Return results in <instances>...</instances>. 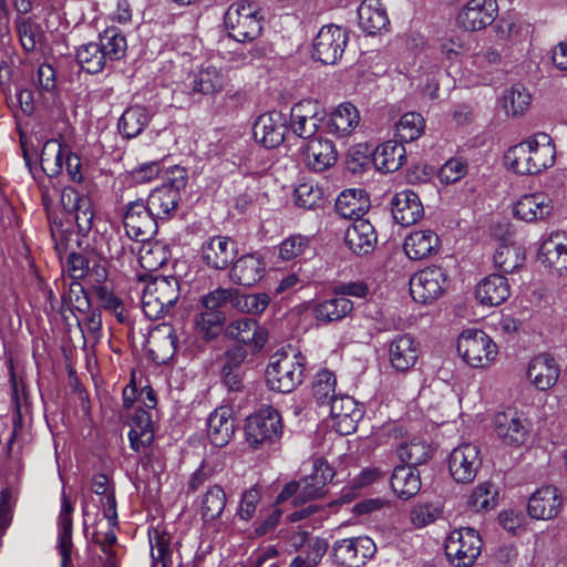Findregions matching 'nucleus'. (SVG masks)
<instances>
[{
  "instance_id": "f257e3e1",
  "label": "nucleus",
  "mask_w": 567,
  "mask_h": 567,
  "mask_svg": "<svg viewBox=\"0 0 567 567\" xmlns=\"http://www.w3.org/2000/svg\"><path fill=\"white\" fill-rule=\"evenodd\" d=\"M61 204L64 210L73 217L76 231L69 226L64 227L63 221L60 220L54 221L51 226V235L55 247L66 250L73 241L81 246L79 237H86L92 230L94 207L91 197L73 186H65L62 189Z\"/></svg>"
},
{
  "instance_id": "f03ea898",
  "label": "nucleus",
  "mask_w": 567,
  "mask_h": 567,
  "mask_svg": "<svg viewBox=\"0 0 567 567\" xmlns=\"http://www.w3.org/2000/svg\"><path fill=\"white\" fill-rule=\"evenodd\" d=\"M145 282L142 295V309L150 319H158L171 311L179 299V281L174 276L140 275Z\"/></svg>"
},
{
  "instance_id": "7ed1b4c3",
  "label": "nucleus",
  "mask_w": 567,
  "mask_h": 567,
  "mask_svg": "<svg viewBox=\"0 0 567 567\" xmlns=\"http://www.w3.org/2000/svg\"><path fill=\"white\" fill-rule=\"evenodd\" d=\"M305 370L306 358L300 352L276 353L267 365L266 382L272 391L290 393L302 383Z\"/></svg>"
},
{
  "instance_id": "20e7f679",
  "label": "nucleus",
  "mask_w": 567,
  "mask_h": 567,
  "mask_svg": "<svg viewBox=\"0 0 567 567\" xmlns=\"http://www.w3.org/2000/svg\"><path fill=\"white\" fill-rule=\"evenodd\" d=\"M264 17L259 6L254 1L241 0L230 4L225 12V28L238 42H251L262 31Z\"/></svg>"
},
{
  "instance_id": "39448f33",
  "label": "nucleus",
  "mask_w": 567,
  "mask_h": 567,
  "mask_svg": "<svg viewBox=\"0 0 567 567\" xmlns=\"http://www.w3.org/2000/svg\"><path fill=\"white\" fill-rule=\"evenodd\" d=\"M483 540L472 527L452 530L444 545L449 563L454 567H472L482 553Z\"/></svg>"
},
{
  "instance_id": "423d86ee",
  "label": "nucleus",
  "mask_w": 567,
  "mask_h": 567,
  "mask_svg": "<svg viewBox=\"0 0 567 567\" xmlns=\"http://www.w3.org/2000/svg\"><path fill=\"white\" fill-rule=\"evenodd\" d=\"M282 435V417L271 405L261 408L246 419L245 437L247 443L257 449L266 443L271 444Z\"/></svg>"
},
{
  "instance_id": "0eeeda50",
  "label": "nucleus",
  "mask_w": 567,
  "mask_h": 567,
  "mask_svg": "<svg viewBox=\"0 0 567 567\" xmlns=\"http://www.w3.org/2000/svg\"><path fill=\"white\" fill-rule=\"evenodd\" d=\"M456 349L464 362L473 368L488 367L498 353L493 339L480 329L463 331L457 339Z\"/></svg>"
},
{
  "instance_id": "6e6552de",
  "label": "nucleus",
  "mask_w": 567,
  "mask_h": 567,
  "mask_svg": "<svg viewBox=\"0 0 567 567\" xmlns=\"http://www.w3.org/2000/svg\"><path fill=\"white\" fill-rule=\"evenodd\" d=\"M326 110L312 99L295 103L289 113L288 128L295 136L308 141L312 138L326 120Z\"/></svg>"
},
{
  "instance_id": "1a4fd4ad",
  "label": "nucleus",
  "mask_w": 567,
  "mask_h": 567,
  "mask_svg": "<svg viewBox=\"0 0 567 567\" xmlns=\"http://www.w3.org/2000/svg\"><path fill=\"white\" fill-rule=\"evenodd\" d=\"M122 218L126 235L135 241L144 243L157 234L158 221L142 198L127 203Z\"/></svg>"
},
{
  "instance_id": "9d476101",
  "label": "nucleus",
  "mask_w": 567,
  "mask_h": 567,
  "mask_svg": "<svg viewBox=\"0 0 567 567\" xmlns=\"http://www.w3.org/2000/svg\"><path fill=\"white\" fill-rule=\"evenodd\" d=\"M449 286V275L440 266L426 267L410 279V293L414 301L431 303L440 298Z\"/></svg>"
},
{
  "instance_id": "9b49d317",
  "label": "nucleus",
  "mask_w": 567,
  "mask_h": 567,
  "mask_svg": "<svg viewBox=\"0 0 567 567\" xmlns=\"http://www.w3.org/2000/svg\"><path fill=\"white\" fill-rule=\"evenodd\" d=\"M493 429L504 445L519 447L529 436L530 424L523 412L507 408L494 415Z\"/></svg>"
},
{
  "instance_id": "f8f14e48",
  "label": "nucleus",
  "mask_w": 567,
  "mask_h": 567,
  "mask_svg": "<svg viewBox=\"0 0 567 567\" xmlns=\"http://www.w3.org/2000/svg\"><path fill=\"white\" fill-rule=\"evenodd\" d=\"M377 553V545L368 536L338 539L331 548L333 561L341 567H360Z\"/></svg>"
},
{
  "instance_id": "ddd939ff",
  "label": "nucleus",
  "mask_w": 567,
  "mask_h": 567,
  "mask_svg": "<svg viewBox=\"0 0 567 567\" xmlns=\"http://www.w3.org/2000/svg\"><path fill=\"white\" fill-rule=\"evenodd\" d=\"M349 41L347 29L336 24L323 25L313 40L312 56L322 64H336Z\"/></svg>"
},
{
  "instance_id": "4468645a",
  "label": "nucleus",
  "mask_w": 567,
  "mask_h": 567,
  "mask_svg": "<svg viewBox=\"0 0 567 567\" xmlns=\"http://www.w3.org/2000/svg\"><path fill=\"white\" fill-rule=\"evenodd\" d=\"M288 133V117L277 110L259 115L252 127L255 140L268 150L281 145Z\"/></svg>"
},
{
  "instance_id": "2eb2a0df",
  "label": "nucleus",
  "mask_w": 567,
  "mask_h": 567,
  "mask_svg": "<svg viewBox=\"0 0 567 567\" xmlns=\"http://www.w3.org/2000/svg\"><path fill=\"white\" fill-rule=\"evenodd\" d=\"M200 260L209 269L225 270L231 266L238 252L237 243L230 237L215 235L200 246Z\"/></svg>"
},
{
  "instance_id": "dca6fc26",
  "label": "nucleus",
  "mask_w": 567,
  "mask_h": 567,
  "mask_svg": "<svg viewBox=\"0 0 567 567\" xmlns=\"http://www.w3.org/2000/svg\"><path fill=\"white\" fill-rule=\"evenodd\" d=\"M447 465L451 476L457 483L472 482L482 466L478 446L472 443L458 445L450 453Z\"/></svg>"
},
{
  "instance_id": "f3484780",
  "label": "nucleus",
  "mask_w": 567,
  "mask_h": 567,
  "mask_svg": "<svg viewBox=\"0 0 567 567\" xmlns=\"http://www.w3.org/2000/svg\"><path fill=\"white\" fill-rule=\"evenodd\" d=\"M178 338L171 323H159L154 327L147 338V351L156 364H167L174 358Z\"/></svg>"
},
{
  "instance_id": "a211bd4d",
  "label": "nucleus",
  "mask_w": 567,
  "mask_h": 567,
  "mask_svg": "<svg viewBox=\"0 0 567 567\" xmlns=\"http://www.w3.org/2000/svg\"><path fill=\"white\" fill-rule=\"evenodd\" d=\"M73 513L74 506L66 495L65 489L61 494V508L58 516V539L56 548L61 556L60 567L72 566V549H73Z\"/></svg>"
},
{
  "instance_id": "6ab92c4d",
  "label": "nucleus",
  "mask_w": 567,
  "mask_h": 567,
  "mask_svg": "<svg viewBox=\"0 0 567 567\" xmlns=\"http://www.w3.org/2000/svg\"><path fill=\"white\" fill-rule=\"evenodd\" d=\"M496 0H470L457 16L458 25L467 31H478L492 24L497 16Z\"/></svg>"
},
{
  "instance_id": "aec40b11",
  "label": "nucleus",
  "mask_w": 567,
  "mask_h": 567,
  "mask_svg": "<svg viewBox=\"0 0 567 567\" xmlns=\"http://www.w3.org/2000/svg\"><path fill=\"white\" fill-rule=\"evenodd\" d=\"M328 406L337 432L341 435H349L357 431L358 422L361 420L363 412L352 396L337 394Z\"/></svg>"
},
{
  "instance_id": "412c9836",
  "label": "nucleus",
  "mask_w": 567,
  "mask_h": 567,
  "mask_svg": "<svg viewBox=\"0 0 567 567\" xmlns=\"http://www.w3.org/2000/svg\"><path fill=\"white\" fill-rule=\"evenodd\" d=\"M390 205L394 221L404 227L416 224L424 216L423 204L419 195L411 189L394 194Z\"/></svg>"
},
{
  "instance_id": "4be33fe9",
  "label": "nucleus",
  "mask_w": 567,
  "mask_h": 567,
  "mask_svg": "<svg viewBox=\"0 0 567 567\" xmlns=\"http://www.w3.org/2000/svg\"><path fill=\"white\" fill-rule=\"evenodd\" d=\"M266 274V261L258 252H249L235 259L231 264L229 277L236 285L252 287Z\"/></svg>"
},
{
  "instance_id": "5701e85b",
  "label": "nucleus",
  "mask_w": 567,
  "mask_h": 567,
  "mask_svg": "<svg viewBox=\"0 0 567 567\" xmlns=\"http://www.w3.org/2000/svg\"><path fill=\"white\" fill-rule=\"evenodd\" d=\"M561 495L553 485L536 489L527 503V513L534 519L549 520L555 518L561 508Z\"/></svg>"
},
{
  "instance_id": "b1692460",
  "label": "nucleus",
  "mask_w": 567,
  "mask_h": 567,
  "mask_svg": "<svg viewBox=\"0 0 567 567\" xmlns=\"http://www.w3.org/2000/svg\"><path fill=\"white\" fill-rule=\"evenodd\" d=\"M421 354L420 343L409 333L394 337L389 344V361L398 372L411 370Z\"/></svg>"
},
{
  "instance_id": "393cba45",
  "label": "nucleus",
  "mask_w": 567,
  "mask_h": 567,
  "mask_svg": "<svg viewBox=\"0 0 567 567\" xmlns=\"http://www.w3.org/2000/svg\"><path fill=\"white\" fill-rule=\"evenodd\" d=\"M560 374L556 359L549 353H539L528 363L527 378L539 391L551 389Z\"/></svg>"
},
{
  "instance_id": "a878e982",
  "label": "nucleus",
  "mask_w": 567,
  "mask_h": 567,
  "mask_svg": "<svg viewBox=\"0 0 567 567\" xmlns=\"http://www.w3.org/2000/svg\"><path fill=\"white\" fill-rule=\"evenodd\" d=\"M344 241L353 254L357 256H365L375 249L378 235L370 220L355 218L347 228Z\"/></svg>"
},
{
  "instance_id": "bb28decb",
  "label": "nucleus",
  "mask_w": 567,
  "mask_h": 567,
  "mask_svg": "<svg viewBox=\"0 0 567 567\" xmlns=\"http://www.w3.org/2000/svg\"><path fill=\"white\" fill-rule=\"evenodd\" d=\"M303 148L305 161L310 169L321 173L337 162L338 152L332 141L313 136Z\"/></svg>"
},
{
  "instance_id": "cd10ccee",
  "label": "nucleus",
  "mask_w": 567,
  "mask_h": 567,
  "mask_svg": "<svg viewBox=\"0 0 567 567\" xmlns=\"http://www.w3.org/2000/svg\"><path fill=\"white\" fill-rule=\"evenodd\" d=\"M229 334L240 346H247L252 352H259L268 341V329L251 318H240L229 324Z\"/></svg>"
},
{
  "instance_id": "c85d7f7f",
  "label": "nucleus",
  "mask_w": 567,
  "mask_h": 567,
  "mask_svg": "<svg viewBox=\"0 0 567 567\" xmlns=\"http://www.w3.org/2000/svg\"><path fill=\"white\" fill-rule=\"evenodd\" d=\"M236 419L227 406L215 409L207 419V437L216 447L226 446L233 439Z\"/></svg>"
},
{
  "instance_id": "c756f323",
  "label": "nucleus",
  "mask_w": 567,
  "mask_h": 567,
  "mask_svg": "<svg viewBox=\"0 0 567 567\" xmlns=\"http://www.w3.org/2000/svg\"><path fill=\"white\" fill-rule=\"evenodd\" d=\"M538 260L560 277L567 278V238L555 234L545 239L538 249Z\"/></svg>"
},
{
  "instance_id": "7c9ffc66",
  "label": "nucleus",
  "mask_w": 567,
  "mask_h": 567,
  "mask_svg": "<svg viewBox=\"0 0 567 567\" xmlns=\"http://www.w3.org/2000/svg\"><path fill=\"white\" fill-rule=\"evenodd\" d=\"M553 200L546 193H533L522 196L514 205V215L520 220L533 223L543 220L553 212Z\"/></svg>"
},
{
  "instance_id": "2f4dec72",
  "label": "nucleus",
  "mask_w": 567,
  "mask_h": 567,
  "mask_svg": "<svg viewBox=\"0 0 567 567\" xmlns=\"http://www.w3.org/2000/svg\"><path fill=\"white\" fill-rule=\"evenodd\" d=\"M441 239L432 229L414 230L404 239L403 249L412 260H423L439 252Z\"/></svg>"
},
{
  "instance_id": "473e14b6",
  "label": "nucleus",
  "mask_w": 567,
  "mask_h": 567,
  "mask_svg": "<svg viewBox=\"0 0 567 567\" xmlns=\"http://www.w3.org/2000/svg\"><path fill=\"white\" fill-rule=\"evenodd\" d=\"M360 114L350 102H344L331 111L327 120L324 132L337 138L349 136L358 126Z\"/></svg>"
},
{
  "instance_id": "72a5a7b5",
  "label": "nucleus",
  "mask_w": 567,
  "mask_h": 567,
  "mask_svg": "<svg viewBox=\"0 0 567 567\" xmlns=\"http://www.w3.org/2000/svg\"><path fill=\"white\" fill-rule=\"evenodd\" d=\"M371 206L369 194L361 188L342 190L336 199V212L346 219L363 218Z\"/></svg>"
},
{
  "instance_id": "f704fd0d",
  "label": "nucleus",
  "mask_w": 567,
  "mask_h": 567,
  "mask_svg": "<svg viewBox=\"0 0 567 567\" xmlns=\"http://www.w3.org/2000/svg\"><path fill=\"white\" fill-rule=\"evenodd\" d=\"M372 156L374 167L383 173H393L399 171L406 161V151L404 145L394 140H389L375 147Z\"/></svg>"
},
{
  "instance_id": "c9c22d12",
  "label": "nucleus",
  "mask_w": 567,
  "mask_h": 567,
  "mask_svg": "<svg viewBox=\"0 0 567 567\" xmlns=\"http://www.w3.org/2000/svg\"><path fill=\"white\" fill-rule=\"evenodd\" d=\"M128 431L130 447L134 452H140L142 447H147L154 442V424L150 411L138 406L130 421Z\"/></svg>"
},
{
  "instance_id": "e433bc0d",
  "label": "nucleus",
  "mask_w": 567,
  "mask_h": 567,
  "mask_svg": "<svg viewBox=\"0 0 567 567\" xmlns=\"http://www.w3.org/2000/svg\"><path fill=\"white\" fill-rule=\"evenodd\" d=\"M71 147L58 138H49L44 142L40 153V166L49 178H56L64 168V161Z\"/></svg>"
},
{
  "instance_id": "4c0bfd02",
  "label": "nucleus",
  "mask_w": 567,
  "mask_h": 567,
  "mask_svg": "<svg viewBox=\"0 0 567 567\" xmlns=\"http://www.w3.org/2000/svg\"><path fill=\"white\" fill-rule=\"evenodd\" d=\"M511 295L508 280L504 275L493 274L482 279L475 289V297L485 306H498Z\"/></svg>"
},
{
  "instance_id": "58836bf2",
  "label": "nucleus",
  "mask_w": 567,
  "mask_h": 567,
  "mask_svg": "<svg viewBox=\"0 0 567 567\" xmlns=\"http://www.w3.org/2000/svg\"><path fill=\"white\" fill-rule=\"evenodd\" d=\"M358 18L360 28L370 35L381 32L390 24L381 0H363L358 8Z\"/></svg>"
},
{
  "instance_id": "ea45409f",
  "label": "nucleus",
  "mask_w": 567,
  "mask_h": 567,
  "mask_svg": "<svg viewBox=\"0 0 567 567\" xmlns=\"http://www.w3.org/2000/svg\"><path fill=\"white\" fill-rule=\"evenodd\" d=\"M529 146L528 158L533 163L534 174L550 167L555 163L556 148L551 137L546 133H538L527 138Z\"/></svg>"
},
{
  "instance_id": "a19ab883",
  "label": "nucleus",
  "mask_w": 567,
  "mask_h": 567,
  "mask_svg": "<svg viewBox=\"0 0 567 567\" xmlns=\"http://www.w3.org/2000/svg\"><path fill=\"white\" fill-rule=\"evenodd\" d=\"M390 485L399 498L410 499L421 489L420 471L414 466L398 465L393 468Z\"/></svg>"
},
{
  "instance_id": "79ce46f5",
  "label": "nucleus",
  "mask_w": 567,
  "mask_h": 567,
  "mask_svg": "<svg viewBox=\"0 0 567 567\" xmlns=\"http://www.w3.org/2000/svg\"><path fill=\"white\" fill-rule=\"evenodd\" d=\"M182 197L165 187H156L144 200L158 223L171 220L177 212Z\"/></svg>"
},
{
  "instance_id": "37998d69",
  "label": "nucleus",
  "mask_w": 567,
  "mask_h": 567,
  "mask_svg": "<svg viewBox=\"0 0 567 567\" xmlns=\"http://www.w3.org/2000/svg\"><path fill=\"white\" fill-rule=\"evenodd\" d=\"M227 504L224 488L218 485L209 486L197 499V512L204 524H209L220 518Z\"/></svg>"
},
{
  "instance_id": "c03bdc74",
  "label": "nucleus",
  "mask_w": 567,
  "mask_h": 567,
  "mask_svg": "<svg viewBox=\"0 0 567 567\" xmlns=\"http://www.w3.org/2000/svg\"><path fill=\"white\" fill-rule=\"evenodd\" d=\"M152 117L145 106L132 105L124 110L117 122V131L125 140H132L143 133Z\"/></svg>"
},
{
  "instance_id": "a18cd8bd",
  "label": "nucleus",
  "mask_w": 567,
  "mask_h": 567,
  "mask_svg": "<svg viewBox=\"0 0 567 567\" xmlns=\"http://www.w3.org/2000/svg\"><path fill=\"white\" fill-rule=\"evenodd\" d=\"M226 322L224 311H200L195 316L194 336L197 341L208 343L223 332Z\"/></svg>"
},
{
  "instance_id": "49530a36",
  "label": "nucleus",
  "mask_w": 567,
  "mask_h": 567,
  "mask_svg": "<svg viewBox=\"0 0 567 567\" xmlns=\"http://www.w3.org/2000/svg\"><path fill=\"white\" fill-rule=\"evenodd\" d=\"M353 310V302L344 297L334 296L316 303L312 307V315L320 323L328 324L340 321Z\"/></svg>"
},
{
  "instance_id": "de8ad7c7",
  "label": "nucleus",
  "mask_w": 567,
  "mask_h": 567,
  "mask_svg": "<svg viewBox=\"0 0 567 567\" xmlns=\"http://www.w3.org/2000/svg\"><path fill=\"white\" fill-rule=\"evenodd\" d=\"M14 31L24 52H34L37 47L45 41V33L41 24L31 17L17 16Z\"/></svg>"
},
{
  "instance_id": "09e8293b",
  "label": "nucleus",
  "mask_w": 567,
  "mask_h": 567,
  "mask_svg": "<svg viewBox=\"0 0 567 567\" xmlns=\"http://www.w3.org/2000/svg\"><path fill=\"white\" fill-rule=\"evenodd\" d=\"M75 61L85 73L94 75L105 69L109 60L99 42L91 41L75 49Z\"/></svg>"
},
{
  "instance_id": "8fccbe9b",
  "label": "nucleus",
  "mask_w": 567,
  "mask_h": 567,
  "mask_svg": "<svg viewBox=\"0 0 567 567\" xmlns=\"http://www.w3.org/2000/svg\"><path fill=\"white\" fill-rule=\"evenodd\" d=\"M152 567H173V550L171 535L158 527L148 530Z\"/></svg>"
},
{
  "instance_id": "3c124183",
  "label": "nucleus",
  "mask_w": 567,
  "mask_h": 567,
  "mask_svg": "<svg viewBox=\"0 0 567 567\" xmlns=\"http://www.w3.org/2000/svg\"><path fill=\"white\" fill-rule=\"evenodd\" d=\"M10 385H11V400L13 405L12 421L14 429L21 427L23 422V414L29 413L31 410L30 392L23 382L19 383L14 372L13 364H10Z\"/></svg>"
},
{
  "instance_id": "603ef678",
  "label": "nucleus",
  "mask_w": 567,
  "mask_h": 567,
  "mask_svg": "<svg viewBox=\"0 0 567 567\" xmlns=\"http://www.w3.org/2000/svg\"><path fill=\"white\" fill-rule=\"evenodd\" d=\"M172 254L161 241H144L138 251L140 266L147 272H153L167 264Z\"/></svg>"
},
{
  "instance_id": "864d4df0",
  "label": "nucleus",
  "mask_w": 567,
  "mask_h": 567,
  "mask_svg": "<svg viewBox=\"0 0 567 567\" xmlns=\"http://www.w3.org/2000/svg\"><path fill=\"white\" fill-rule=\"evenodd\" d=\"M97 42L110 62L120 61L125 58L127 41L125 34L120 28H106L99 34Z\"/></svg>"
},
{
  "instance_id": "5fc2aeb1",
  "label": "nucleus",
  "mask_w": 567,
  "mask_h": 567,
  "mask_svg": "<svg viewBox=\"0 0 567 567\" xmlns=\"http://www.w3.org/2000/svg\"><path fill=\"white\" fill-rule=\"evenodd\" d=\"M293 203L305 210L320 208L324 204V189L315 181H307L296 186Z\"/></svg>"
},
{
  "instance_id": "6e6d98bb",
  "label": "nucleus",
  "mask_w": 567,
  "mask_h": 567,
  "mask_svg": "<svg viewBox=\"0 0 567 567\" xmlns=\"http://www.w3.org/2000/svg\"><path fill=\"white\" fill-rule=\"evenodd\" d=\"M425 120L417 112L404 113L395 125V136L402 144L416 141L424 133Z\"/></svg>"
},
{
  "instance_id": "4d7b16f0",
  "label": "nucleus",
  "mask_w": 567,
  "mask_h": 567,
  "mask_svg": "<svg viewBox=\"0 0 567 567\" xmlns=\"http://www.w3.org/2000/svg\"><path fill=\"white\" fill-rule=\"evenodd\" d=\"M529 144L525 140L507 150L504 162L509 169L518 175H534L533 163L529 161Z\"/></svg>"
},
{
  "instance_id": "13d9d810",
  "label": "nucleus",
  "mask_w": 567,
  "mask_h": 567,
  "mask_svg": "<svg viewBox=\"0 0 567 567\" xmlns=\"http://www.w3.org/2000/svg\"><path fill=\"white\" fill-rule=\"evenodd\" d=\"M337 377L328 370H320L312 384V395L319 406L329 405L337 396L336 393Z\"/></svg>"
},
{
  "instance_id": "bf43d9fd",
  "label": "nucleus",
  "mask_w": 567,
  "mask_h": 567,
  "mask_svg": "<svg viewBox=\"0 0 567 567\" xmlns=\"http://www.w3.org/2000/svg\"><path fill=\"white\" fill-rule=\"evenodd\" d=\"M396 453L399 458L404 463L403 465L414 467L427 462L431 457L430 446L417 439L401 443L398 446Z\"/></svg>"
},
{
  "instance_id": "052dcab7",
  "label": "nucleus",
  "mask_w": 567,
  "mask_h": 567,
  "mask_svg": "<svg viewBox=\"0 0 567 567\" xmlns=\"http://www.w3.org/2000/svg\"><path fill=\"white\" fill-rule=\"evenodd\" d=\"M532 96L528 90L520 83L514 84L504 92L503 107L507 114L517 116L523 114L530 105Z\"/></svg>"
},
{
  "instance_id": "680f3d73",
  "label": "nucleus",
  "mask_w": 567,
  "mask_h": 567,
  "mask_svg": "<svg viewBox=\"0 0 567 567\" xmlns=\"http://www.w3.org/2000/svg\"><path fill=\"white\" fill-rule=\"evenodd\" d=\"M32 82L41 96L48 99L58 96L56 71L51 64L41 63L32 78Z\"/></svg>"
},
{
  "instance_id": "e2e57ef3",
  "label": "nucleus",
  "mask_w": 567,
  "mask_h": 567,
  "mask_svg": "<svg viewBox=\"0 0 567 567\" xmlns=\"http://www.w3.org/2000/svg\"><path fill=\"white\" fill-rule=\"evenodd\" d=\"M312 236L293 234L279 244L278 256L282 261H291L311 248Z\"/></svg>"
},
{
  "instance_id": "0e129e2a",
  "label": "nucleus",
  "mask_w": 567,
  "mask_h": 567,
  "mask_svg": "<svg viewBox=\"0 0 567 567\" xmlns=\"http://www.w3.org/2000/svg\"><path fill=\"white\" fill-rule=\"evenodd\" d=\"M224 75L214 65L202 68L194 78V90L203 94H213L221 90Z\"/></svg>"
},
{
  "instance_id": "69168bd1",
  "label": "nucleus",
  "mask_w": 567,
  "mask_h": 567,
  "mask_svg": "<svg viewBox=\"0 0 567 567\" xmlns=\"http://www.w3.org/2000/svg\"><path fill=\"white\" fill-rule=\"evenodd\" d=\"M497 495L492 483L478 484L467 497V507L474 512L488 511L496 505Z\"/></svg>"
},
{
  "instance_id": "338daca9",
  "label": "nucleus",
  "mask_w": 567,
  "mask_h": 567,
  "mask_svg": "<svg viewBox=\"0 0 567 567\" xmlns=\"http://www.w3.org/2000/svg\"><path fill=\"white\" fill-rule=\"evenodd\" d=\"M270 297L266 292L243 293L239 290L235 298L236 310L247 315H261L270 303Z\"/></svg>"
},
{
  "instance_id": "774afa93",
  "label": "nucleus",
  "mask_w": 567,
  "mask_h": 567,
  "mask_svg": "<svg viewBox=\"0 0 567 567\" xmlns=\"http://www.w3.org/2000/svg\"><path fill=\"white\" fill-rule=\"evenodd\" d=\"M70 306L79 312H86L91 307L87 292L80 280H72L69 290L62 293L59 311L62 312L64 308L69 309Z\"/></svg>"
}]
</instances>
